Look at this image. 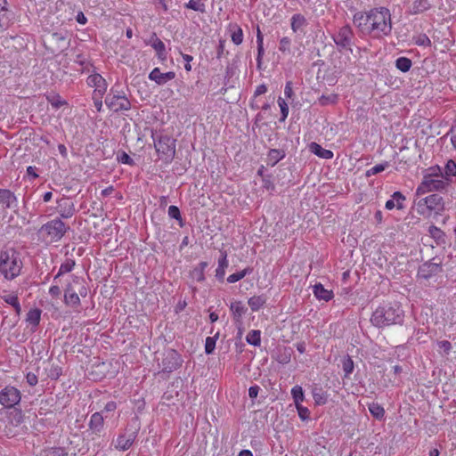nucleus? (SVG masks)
Here are the masks:
<instances>
[{"label": "nucleus", "mask_w": 456, "mask_h": 456, "mask_svg": "<svg viewBox=\"0 0 456 456\" xmlns=\"http://www.w3.org/2000/svg\"><path fill=\"white\" fill-rule=\"evenodd\" d=\"M252 272H253V268L248 266L240 272H237V273H234L229 275L227 277L226 281L228 283H235V282L240 281L241 279H243L245 276L251 274Z\"/></svg>", "instance_id": "obj_39"}, {"label": "nucleus", "mask_w": 456, "mask_h": 456, "mask_svg": "<svg viewBox=\"0 0 456 456\" xmlns=\"http://www.w3.org/2000/svg\"><path fill=\"white\" fill-rule=\"evenodd\" d=\"M0 205L6 209L18 208V199L16 195L8 189H0Z\"/></svg>", "instance_id": "obj_20"}, {"label": "nucleus", "mask_w": 456, "mask_h": 456, "mask_svg": "<svg viewBox=\"0 0 456 456\" xmlns=\"http://www.w3.org/2000/svg\"><path fill=\"white\" fill-rule=\"evenodd\" d=\"M313 398L316 405H324L328 402V394L322 387H314L312 390Z\"/></svg>", "instance_id": "obj_36"}, {"label": "nucleus", "mask_w": 456, "mask_h": 456, "mask_svg": "<svg viewBox=\"0 0 456 456\" xmlns=\"http://www.w3.org/2000/svg\"><path fill=\"white\" fill-rule=\"evenodd\" d=\"M444 178H449L456 175V162L452 159H449L444 167V172L443 173Z\"/></svg>", "instance_id": "obj_48"}, {"label": "nucleus", "mask_w": 456, "mask_h": 456, "mask_svg": "<svg viewBox=\"0 0 456 456\" xmlns=\"http://www.w3.org/2000/svg\"><path fill=\"white\" fill-rule=\"evenodd\" d=\"M418 212L420 215L432 214L441 215L445 209L444 198L437 194H430L417 202Z\"/></svg>", "instance_id": "obj_8"}, {"label": "nucleus", "mask_w": 456, "mask_h": 456, "mask_svg": "<svg viewBox=\"0 0 456 456\" xmlns=\"http://www.w3.org/2000/svg\"><path fill=\"white\" fill-rule=\"evenodd\" d=\"M279 51L282 53H291V39L289 37H283L279 42Z\"/></svg>", "instance_id": "obj_50"}, {"label": "nucleus", "mask_w": 456, "mask_h": 456, "mask_svg": "<svg viewBox=\"0 0 456 456\" xmlns=\"http://www.w3.org/2000/svg\"><path fill=\"white\" fill-rule=\"evenodd\" d=\"M183 362L181 354L173 348H167L163 353V358L161 361V372L171 373L179 369Z\"/></svg>", "instance_id": "obj_12"}, {"label": "nucleus", "mask_w": 456, "mask_h": 456, "mask_svg": "<svg viewBox=\"0 0 456 456\" xmlns=\"http://www.w3.org/2000/svg\"><path fill=\"white\" fill-rule=\"evenodd\" d=\"M61 374V369L59 366H53L48 374L51 379H58Z\"/></svg>", "instance_id": "obj_63"}, {"label": "nucleus", "mask_w": 456, "mask_h": 456, "mask_svg": "<svg viewBox=\"0 0 456 456\" xmlns=\"http://www.w3.org/2000/svg\"><path fill=\"white\" fill-rule=\"evenodd\" d=\"M117 159L118 162L122 164H126L130 166L134 165L133 159L125 151H121L120 153H118Z\"/></svg>", "instance_id": "obj_58"}, {"label": "nucleus", "mask_w": 456, "mask_h": 456, "mask_svg": "<svg viewBox=\"0 0 456 456\" xmlns=\"http://www.w3.org/2000/svg\"><path fill=\"white\" fill-rule=\"evenodd\" d=\"M151 138L159 159L165 164H170L175 155V139L153 130L151 131Z\"/></svg>", "instance_id": "obj_5"}, {"label": "nucleus", "mask_w": 456, "mask_h": 456, "mask_svg": "<svg viewBox=\"0 0 456 456\" xmlns=\"http://www.w3.org/2000/svg\"><path fill=\"white\" fill-rule=\"evenodd\" d=\"M338 99V96L336 94H331L330 95L322 94L321 97H319L318 103L321 106H327V105H330V104H335V103H337Z\"/></svg>", "instance_id": "obj_49"}, {"label": "nucleus", "mask_w": 456, "mask_h": 456, "mask_svg": "<svg viewBox=\"0 0 456 456\" xmlns=\"http://www.w3.org/2000/svg\"><path fill=\"white\" fill-rule=\"evenodd\" d=\"M298 417L301 420L305 421L310 419V411L307 407L303 406L302 403L296 405Z\"/></svg>", "instance_id": "obj_56"}, {"label": "nucleus", "mask_w": 456, "mask_h": 456, "mask_svg": "<svg viewBox=\"0 0 456 456\" xmlns=\"http://www.w3.org/2000/svg\"><path fill=\"white\" fill-rule=\"evenodd\" d=\"M331 38L339 52L344 50L353 52L352 45L354 44V33L352 27L346 24L340 27L335 33L331 35Z\"/></svg>", "instance_id": "obj_10"}, {"label": "nucleus", "mask_w": 456, "mask_h": 456, "mask_svg": "<svg viewBox=\"0 0 456 456\" xmlns=\"http://www.w3.org/2000/svg\"><path fill=\"white\" fill-rule=\"evenodd\" d=\"M342 369L344 371V378L349 379L350 375L353 373L354 369V361L349 355H346V357L343 358Z\"/></svg>", "instance_id": "obj_41"}, {"label": "nucleus", "mask_w": 456, "mask_h": 456, "mask_svg": "<svg viewBox=\"0 0 456 456\" xmlns=\"http://www.w3.org/2000/svg\"><path fill=\"white\" fill-rule=\"evenodd\" d=\"M405 200L406 197L401 191H395L392 194L391 199L387 200L385 208L387 210H392L395 208L398 210H403L405 208Z\"/></svg>", "instance_id": "obj_22"}, {"label": "nucleus", "mask_w": 456, "mask_h": 456, "mask_svg": "<svg viewBox=\"0 0 456 456\" xmlns=\"http://www.w3.org/2000/svg\"><path fill=\"white\" fill-rule=\"evenodd\" d=\"M256 44H257L256 62H257V67L260 68V65L262 63V58L265 54V48H264V37H263V34L258 26L256 28Z\"/></svg>", "instance_id": "obj_35"}, {"label": "nucleus", "mask_w": 456, "mask_h": 456, "mask_svg": "<svg viewBox=\"0 0 456 456\" xmlns=\"http://www.w3.org/2000/svg\"><path fill=\"white\" fill-rule=\"evenodd\" d=\"M21 396L20 390L11 384L1 387L0 388V405L4 409H14V418L17 424H20L23 421L22 411L16 408L21 401Z\"/></svg>", "instance_id": "obj_6"}, {"label": "nucleus", "mask_w": 456, "mask_h": 456, "mask_svg": "<svg viewBox=\"0 0 456 456\" xmlns=\"http://www.w3.org/2000/svg\"><path fill=\"white\" fill-rule=\"evenodd\" d=\"M45 98L47 102L52 105V107L55 110L60 109L61 107L67 105V102L63 100L59 94L54 92H50L45 94Z\"/></svg>", "instance_id": "obj_33"}, {"label": "nucleus", "mask_w": 456, "mask_h": 456, "mask_svg": "<svg viewBox=\"0 0 456 456\" xmlns=\"http://www.w3.org/2000/svg\"><path fill=\"white\" fill-rule=\"evenodd\" d=\"M443 260L439 256H434L428 261L422 263L418 269L417 276L419 279L428 281L431 278L443 273Z\"/></svg>", "instance_id": "obj_11"}, {"label": "nucleus", "mask_w": 456, "mask_h": 456, "mask_svg": "<svg viewBox=\"0 0 456 456\" xmlns=\"http://www.w3.org/2000/svg\"><path fill=\"white\" fill-rule=\"evenodd\" d=\"M105 429L104 417L102 411H96L90 416L88 428L86 430L88 436L92 440L99 438Z\"/></svg>", "instance_id": "obj_14"}, {"label": "nucleus", "mask_w": 456, "mask_h": 456, "mask_svg": "<svg viewBox=\"0 0 456 456\" xmlns=\"http://www.w3.org/2000/svg\"><path fill=\"white\" fill-rule=\"evenodd\" d=\"M277 102H278V105L281 109V114L280 121L284 122L289 115V106L286 103L285 100L281 97H279Z\"/></svg>", "instance_id": "obj_53"}, {"label": "nucleus", "mask_w": 456, "mask_h": 456, "mask_svg": "<svg viewBox=\"0 0 456 456\" xmlns=\"http://www.w3.org/2000/svg\"><path fill=\"white\" fill-rule=\"evenodd\" d=\"M404 319V311L397 302H387L379 305L371 314L370 322L380 329L391 325L402 324Z\"/></svg>", "instance_id": "obj_2"}, {"label": "nucleus", "mask_w": 456, "mask_h": 456, "mask_svg": "<svg viewBox=\"0 0 456 456\" xmlns=\"http://www.w3.org/2000/svg\"><path fill=\"white\" fill-rule=\"evenodd\" d=\"M64 303L74 309H77L81 304L80 297L75 290L73 283L69 282L64 288Z\"/></svg>", "instance_id": "obj_19"}, {"label": "nucleus", "mask_w": 456, "mask_h": 456, "mask_svg": "<svg viewBox=\"0 0 456 456\" xmlns=\"http://www.w3.org/2000/svg\"><path fill=\"white\" fill-rule=\"evenodd\" d=\"M413 40H414V44L416 45L425 46V47L431 46V40L425 33H421V34H419L418 36L414 37Z\"/></svg>", "instance_id": "obj_51"}, {"label": "nucleus", "mask_w": 456, "mask_h": 456, "mask_svg": "<svg viewBox=\"0 0 456 456\" xmlns=\"http://www.w3.org/2000/svg\"><path fill=\"white\" fill-rule=\"evenodd\" d=\"M45 456H68L63 447H50L45 450Z\"/></svg>", "instance_id": "obj_52"}, {"label": "nucleus", "mask_w": 456, "mask_h": 456, "mask_svg": "<svg viewBox=\"0 0 456 456\" xmlns=\"http://www.w3.org/2000/svg\"><path fill=\"white\" fill-rule=\"evenodd\" d=\"M353 22L361 34L374 39H381L392 34V14L385 6L357 12L353 16Z\"/></svg>", "instance_id": "obj_1"}, {"label": "nucleus", "mask_w": 456, "mask_h": 456, "mask_svg": "<svg viewBox=\"0 0 456 456\" xmlns=\"http://www.w3.org/2000/svg\"><path fill=\"white\" fill-rule=\"evenodd\" d=\"M41 313L42 311L38 308L30 309L27 314L26 321L34 327L38 326L41 320Z\"/></svg>", "instance_id": "obj_40"}, {"label": "nucleus", "mask_w": 456, "mask_h": 456, "mask_svg": "<svg viewBox=\"0 0 456 456\" xmlns=\"http://www.w3.org/2000/svg\"><path fill=\"white\" fill-rule=\"evenodd\" d=\"M428 234L437 246H444L447 243L445 232L434 224L428 227Z\"/></svg>", "instance_id": "obj_25"}, {"label": "nucleus", "mask_w": 456, "mask_h": 456, "mask_svg": "<svg viewBox=\"0 0 456 456\" xmlns=\"http://www.w3.org/2000/svg\"><path fill=\"white\" fill-rule=\"evenodd\" d=\"M189 276L191 280L198 282H203L206 280L205 273L197 267H193L192 270L190 271Z\"/></svg>", "instance_id": "obj_54"}, {"label": "nucleus", "mask_w": 456, "mask_h": 456, "mask_svg": "<svg viewBox=\"0 0 456 456\" xmlns=\"http://www.w3.org/2000/svg\"><path fill=\"white\" fill-rule=\"evenodd\" d=\"M267 297L265 295H259L249 297L248 304L252 312H257L265 305Z\"/></svg>", "instance_id": "obj_32"}, {"label": "nucleus", "mask_w": 456, "mask_h": 456, "mask_svg": "<svg viewBox=\"0 0 456 456\" xmlns=\"http://www.w3.org/2000/svg\"><path fill=\"white\" fill-rule=\"evenodd\" d=\"M72 282L75 284H81L80 289H78V296L82 297H86L87 296L88 289L84 284V281L80 279L78 276L73 275L72 276Z\"/></svg>", "instance_id": "obj_55"}, {"label": "nucleus", "mask_w": 456, "mask_h": 456, "mask_svg": "<svg viewBox=\"0 0 456 456\" xmlns=\"http://www.w3.org/2000/svg\"><path fill=\"white\" fill-rule=\"evenodd\" d=\"M314 295L319 300H324L326 302L331 300L334 297L333 291L326 289L322 284L316 283L313 288Z\"/></svg>", "instance_id": "obj_29"}, {"label": "nucleus", "mask_w": 456, "mask_h": 456, "mask_svg": "<svg viewBox=\"0 0 456 456\" xmlns=\"http://www.w3.org/2000/svg\"><path fill=\"white\" fill-rule=\"evenodd\" d=\"M137 437V431H132L129 434H119L115 441V448L119 451L128 450L134 443Z\"/></svg>", "instance_id": "obj_17"}, {"label": "nucleus", "mask_w": 456, "mask_h": 456, "mask_svg": "<svg viewBox=\"0 0 456 456\" xmlns=\"http://www.w3.org/2000/svg\"><path fill=\"white\" fill-rule=\"evenodd\" d=\"M412 66V61L407 57H399L395 60V67L400 71L408 72Z\"/></svg>", "instance_id": "obj_44"}, {"label": "nucleus", "mask_w": 456, "mask_h": 456, "mask_svg": "<svg viewBox=\"0 0 456 456\" xmlns=\"http://www.w3.org/2000/svg\"><path fill=\"white\" fill-rule=\"evenodd\" d=\"M351 64V58L349 56L345 57L343 60H339L338 64L334 65L336 71L344 72L346 68Z\"/></svg>", "instance_id": "obj_57"}, {"label": "nucleus", "mask_w": 456, "mask_h": 456, "mask_svg": "<svg viewBox=\"0 0 456 456\" xmlns=\"http://www.w3.org/2000/svg\"><path fill=\"white\" fill-rule=\"evenodd\" d=\"M447 134H451V142L456 150V121L452 124Z\"/></svg>", "instance_id": "obj_64"}, {"label": "nucleus", "mask_w": 456, "mask_h": 456, "mask_svg": "<svg viewBox=\"0 0 456 456\" xmlns=\"http://www.w3.org/2000/svg\"><path fill=\"white\" fill-rule=\"evenodd\" d=\"M76 265V262L74 259L67 258L60 266L57 274L54 276L53 280L56 281L58 278L62 276L65 273H70Z\"/></svg>", "instance_id": "obj_37"}, {"label": "nucleus", "mask_w": 456, "mask_h": 456, "mask_svg": "<svg viewBox=\"0 0 456 456\" xmlns=\"http://www.w3.org/2000/svg\"><path fill=\"white\" fill-rule=\"evenodd\" d=\"M23 262L20 253L13 247H4L0 250V276L12 281L21 274Z\"/></svg>", "instance_id": "obj_3"}, {"label": "nucleus", "mask_w": 456, "mask_h": 456, "mask_svg": "<svg viewBox=\"0 0 456 456\" xmlns=\"http://www.w3.org/2000/svg\"><path fill=\"white\" fill-rule=\"evenodd\" d=\"M308 26L306 18L301 13H295L290 18V28L294 34L304 36Z\"/></svg>", "instance_id": "obj_18"}, {"label": "nucleus", "mask_w": 456, "mask_h": 456, "mask_svg": "<svg viewBox=\"0 0 456 456\" xmlns=\"http://www.w3.org/2000/svg\"><path fill=\"white\" fill-rule=\"evenodd\" d=\"M286 152L282 149H271L267 153L266 164L270 167H274L279 161L283 159Z\"/></svg>", "instance_id": "obj_27"}, {"label": "nucleus", "mask_w": 456, "mask_h": 456, "mask_svg": "<svg viewBox=\"0 0 456 456\" xmlns=\"http://www.w3.org/2000/svg\"><path fill=\"white\" fill-rule=\"evenodd\" d=\"M55 203L54 211L58 214L57 218L69 219L77 213L75 202L69 196L62 195L56 199Z\"/></svg>", "instance_id": "obj_13"}, {"label": "nucleus", "mask_w": 456, "mask_h": 456, "mask_svg": "<svg viewBox=\"0 0 456 456\" xmlns=\"http://www.w3.org/2000/svg\"><path fill=\"white\" fill-rule=\"evenodd\" d=\"M229 262L227 259L226 251H221V256L218 259V265L216 269V278L218 281L224 282L225 276V270L228 267Z\"/></svg>", "instance_id": "obj_24"}, {"label": "nucleus", "mask_w": 456, "mask_h": 456, "mask_svg": "<svg viewBox=\"0 0 456 456\" xmlns=\"http://www.w3.org/2000/svg\"><path fill=\"white\" fill-rule=\"evenodd\" d=\"M86 83L89 86L94 88L93 94H105L107 92L108 84L105 78L99 73L91 74L87 77Z\"/></svg>", "instance_id": "obj_16"}, {"label": "nucleus", "mask_w": 456, "mask_h": 456, "mask_svg": "<svg viewBox=\"0 0 456 456\" xmlns=\"http://www.w3.org/2000/svg\"><path fill=\"white\" fill-rule=\"evenodd\" d=\"M310 152L323 159H331L334 153L330 150L322 148L319 143L313 142L308 145Z\"/></svg>", "instance_id": "obj_26"}, {"label": "nucleus", "mask_w": 456, "mask_h": 456, "mask_svg": "<svg viewBox=\"0 0 456 456\" xmlns=\"http://www.w3.org/2000/svg\"><path fill=\"white\" fill-rule=\"evenodd\" d=\"M229 30L232 43L236 45H240L243 42V31L241 28L236 23H230Z\"/></svg>", "instance_id": "obj_31"}, {"label": "nucleus", "mask_w": 456, "mask_h": 456, "mask_svg": "<svg viewBox=\"0 0 456 456\" xmlns=\"http://www.w3.org/2000/svg\"><path fill=\"white\" fill-rule=\"evenodd\" d=\"M106 106L113 112L129 110L131 102L120 85H114L107 94L104 101Z\"/></svg>", "instance_id": "obj_7"}, {"label": "nucleus", "mask_w": 456, "mask_h": 456, "mask_svg": "<svg viewBox=\"0 0 456 456\" xmlns=\"http://www.w3.org/2000/svg\"><path fill=\"white\" fill-rule=\"evenodd\" d=\"M75 63L81 66V72H90L94 69L91 61L82 54H77L75 60Z\"/></svg>", "instance_id": "obj_42"}, {"label": "nucleus", "mask_w": 456, "mask_h": 456, "mask_svg": "<svg viewBox=\"0 0 456 456\" xmlns=\"http://www.w3.org/2000/svg\"><path fill=\"white\" fill-rule=\"evenodd\" d=\"M431 6L429 0H414L408 12L411 15L419 14L428 11Z\"/></svg>", "instance_id": "obj_28"}, {"label": "nucleus", "mask_w": 456, "mask_h": 456, "mask_svg": "<svg viewBox=\"0 0 456 456\" xmlns=\"http://www.w3.org/2000/svg\"><path fill=\"white\" fill-rule=\"evenodd\" d=\"M246 341L254 346H259L261 344V331L259 330H252L246 336Z\"/></svg>", "instance_id": "obj_43"}, {"label": "nucleus", "mask_w": 456, "mask_h": 456, "mask_svg": "<svg viewBox=\"0 0 456 456\" xmlns=\"http://www.w3.org/2000/svg\"><path fill=\"white\" fill-rule=\"evenodd\" d=\"M69 230V227L61 219L53 218L45 224H44L39 232L45 233L51 241L57 242L62 239L66 232Z\"/></svg>", "instance_id": "obj_9"}, {"label": "nucleus", "mask_w": 456, "mask_h": 456, "mask_svg": "<svg viewBox=\"0 0 456 456\" xmlns=\"http://www.w3.org/2000/svg\"><path fill=\"white\" fill-rule=\"evenodd\" d=\"M104 94H93L92 99L94 102V105L96 108L98 112H101L102 110V97Z\"/></svg>", "instance_id": "obj_60"}, {"label": "nucleus", "mask_w": 456, "mask_h": 456, "mask_svg": "<svg viewBox=\"0 0 456 456\" xmlns=\"http://www.w3.org/2000/svg\"><path fill=\"white\" fill-rule=\"evenodd\" d=\"M168 216L170 218L175 219L179 223V226L183 227L184 225L183 220L182 218V215L180 209L176 206H170L168 208Z\"/></svg>", "instance_id": "obj_47"}, {"label": "nucleus", "mask_w": 456, "mask_h": 456, "mask_svg": "<svg viewBox=\"0 0 456 456\" xmlns=\"http://www.w3.org/2000/svg\"><path fill=\"white\" fill-rule=\"evenodd\" d=\"M175 77V73L174 71H168L166 73H162L159 68L153 69L149 74V79L154 81L159 86L165 85L167 81H170Z\"/></svg>", "instance_id": "obj_21"}, {"label": "nucleus", "mask_w": 456, "mask_h": 456, "mask_svg": "<svg viewBox=\"0 0 456 456\" xmlns=\"http://www.w3.org/2000/svg\"><path fill=\"white\" fill-rule=\"evenodd\" d=\"M148 44H150L151 47L156 51L157 57L160 61L167 60L165 44L157 37L155 33L152 34Z\"/></svg>", "instance_id": "obj_23"}, {"label": "nucleus", "mask_w": 456, "mask_h": 456, "mask_svg": "<svg viewBox=\"0 0 456 456\" xmlns=\"http://www.w3.org/2000/svg\"><path fill=\"white\" fill-rule=\"evenodd\" d=\"M451 182L452 179L444 178L439 166L432 167L423 175L421 183L416 189V195L420 196L431 191H444Z\"/></svg>", "instance_id": "obj_4"}, {"label": "nucleus", "mask_w": 456, "mask_h": 456, "mask_svg": "<svg viewBox=\"0 0 456 456\" xmlns=\"http://www.w3.org/2000/svg\"><path fill=\"white\" fill-rule=\"evenodd\" d=\"M218 337H219V333H216L215 336L208 337L206 338L205 353L207 354H211L214 352V350L216 348V340L218 339Z\"/></svg>", "instance_id": "obj_46"}, {"label": "nucleus", "mask_w": 456, "mask_h": 456, "mask_svg": "<svg viewBox=\"0 0 456 456\" xmlns=\"http://www.w3.org/2000/svg\"><path fill=\"white\" fill-rule=\"evenodd\" d=\"M26 381L30 387H35L38 382V379L35 373L28 372L26 375Z\"/></svg>", "instance_id": "obj_62"}, {"label": "nucleus", "mask_w": 456, "mask_h": 456, "mask_svg": "<svg viewBox=\"0 0 456 456\" xmlns=\"http://www.w3.org/2000/svg\"><path fill=\"white\" fill-rule=\"evenodd\" d=\"M67 31H58V32H53L50 34L48 41L50 44L53 45L55 46L54 49H52V53L54 52H63L66 50L69 43L67 42Z\"/></svg>", "instance_id": "obj_15"}, {"label": "nucleus", "mask_w": 456, "mask_h": 456, "mask_svg": "<svg viewBox=\"0 0 456 456\" xmlns=\"http://www.w3.org/2000/svg\"><path fill=\"white\" fill-rule=\"evenodd\" d=\"M291 396L295 403V405L302 403L305 400L304 390L301 386L296 385L291 388Z\"/></svg>", "instance_id": "obj_45"}, {"label": "nucleus", "mask_w": 456, "mask_h": 456, "mask_svg": "<svg viewBox=\"0 0 456 456\" xmlns=\"http://www.w3.org/2000/svg\"><path fill=\"white\" fill-rule=\"evenodd\" d=\"M262 186L267 191H273L275 190V185L272 181L271 175L264 176L262 179Z\"/></svg>", "instance_id": "obj_59"}, {"label": "nucleus", "mask_w": 456, "mask_h": 456, "mask_svg": "<svg viewBox=\"0 0 456 456\" xmlns=\"http://www.w3.org/2000/svg\"><path fill=\"white\" fill-rule=\"evenodd\" d=\"M230 310L236 322H240L242 316L247 313V307L241 301H234L230 305Z\"/></svg>", "instance_id": "obj_30"}, {"label": "nucleus", "mask_w": 456, "mask_h": 456, "mask_svg": "<svg viewBox=\"0 0 456 456\" xmlns=\"http://www.w3.org/2000/svg\"><path fill=\"white\" fill-rule=\"evenodd\" d=\"M370 413L373 418L378 420H383L385 419V409L379 403L372 402L368 404Z\"/></svg>", "instance_id": "obj_34"}, {"label": "nucleus", "mask_w": 456, "mask_h": 456, "mask_svg": "<svg viewBox=\"0 0 456 456\" xmlns=\"http://www.w3.org/2000/svg\"><path fill=\"white\" fill-rule=\"evenodd\" d=\"M1 297L6 304H8L13 307V309L15 310V312L18 315L20 314L21 306H20L17 294L12 293V294H8V295H4Z\"/></svg>", "instance_id": "obj_38"}, {"label": "nucleus", "mask_w": 456, "mask_h": 456, "mask_svg": "<svg viewBox=\"0 0 456 456\" xmlns=\"http://www.w3.org/2000/svg\"><path fill=\"white\" fill-rule=\"evenodd\" d=\"M237 63H238V61L237 60H233L232 63L229 64L226 67V70H225V77H232L235 74L236 69H237Z\"/></svg>", "instance_id": "obj_61"}]
</instances>
